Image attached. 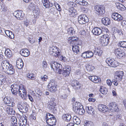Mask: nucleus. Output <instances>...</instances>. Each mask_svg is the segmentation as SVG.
<instances>
[{
    "label": "nucleus",
    "mask_w": 126,
    "mask_h": 126,
    "mask_svg": "<svg viewBox=\"0 0 126 126\" xmlns=\"http://www.w3.org/2000/svg\"><path fill=\"white\" fill-rule=\"evenodd\" d=\"M111 17L114 20L118 22L121 21L123 19V16L117 13H113L111 15Z\"/></svg>",
    "instance_id": "4468645a"
},
{
    "label": "nucleus",
    "mask_w": 126,
    "mask_h": 126,
    "mask_svg": "<svg viewBox=\"0 0 126 126\" xmlns=\"http://www.w3.org/2000/svg\"><path fill=\"white\" fill-rule=\"evenodd\" d=\"M78 20L80 24H83L88 22L89 19L85 15L82 14L78 17Z\"/></svg>",
    "instance_id": "6e6552de"
},
{
    "label": "nucleus",
    "mask_w": 126,
    "mask_h": 126,
    "mask_svg": "<svg viewBox=\"0 0 126 126\" xmlns=\"http://www.w3.org/2000/svg\"><path fill=\"white\" fill-rule=\"evenodd\" d=\"M11 120L12 121V123L13 125L12 126H17V121L16 118L15 117H12Z\"/></svg>",
    "instance_id": "a18cd8bd"
},
{
    "label": "nucleus",
    "mask_w": 126,
    "mask_h": 126,
    "mask_svg": "<svg viewBox=\"0 0 126 126\" xmlns=\"http://www.w3.org/2000/svg\"><path fill=\"white\" fill-rule=\"evenodd\" d=\"M118 46L123 48H126V42L121 41L118 44Z\"/></svg>",
    "instance_id": "c03bdc74"
},
{
    "label": "nucleus",
    "mask_w": 126,
    "mask_h": 126,
    "mask_svg": "<svg viewBox=\"0 0 126 126\" xmlns=\"http://www.w3.org/2000/svg\"><path fill=\"white\" fill-rule=\"evenodd\" d=\"M27 77L31 79H35V75L32 73H29L27 75Z\"/></svg>",
    "instance_id": "8fccbe9b"
},
{
    "label": "nucleus",
    "mask_w": 126,
    "mask_h": 126,
    "mask_svg": "<svg viewBox=\"0 0 126 126\" xmlns=\"http://www.w3.org/2000/svg\"><path fill=\"white\" fill-rule=\"evenodd\" d=\"M62 118L66 121L68 122L71 120V116L69 113L64 114L62 116Z\"/></svg>",
    "instance_id": "b1692460"
},
{
    "label": "nucleus",
    "mask_w": 126,
    "mask_h": 126,
    "mask_svg": "<svg viewBox=\"0 0 126 126\" xmlns=\"http://www.w3.org/2000/svg\"><path fill=\"white\" fill-rule=\"evenodd\" d=\"M107 82L108 85L109 86H111V85L112 84V82L110 79H107Z\"/></svg>",
    "instance_id": "0e129e2a"
},
{
    "label": "nucleus",
    "mask_w": 126,
    "mask_h": 126,
    "mask_svg": "<svg viewBox=\"0 0 126 126\" xmlns=\"http://www.w3.org/2000/svg\"><path fill=\"white\" fill-rule=\"evenodd\" d=\"M20 86L14 84L11 85V92L13 94H16L18 93L20 88Z\"/></svg>",
    "instance_id": "9b49d317"
},
{
    "label": "nucleus",
    "mask_w": 126,
    "mask_h": 126,
    "mask_svg": "<svg viewBox=\"0 0 126 126\" xmlns=\"http://www.w3.org/2000/svg\"><path fill=\"white\" fill-rule=\"evenodd\" d=\"M42 68L44 70L46 69L48 66L47 63L45 61H43L42 62Z\"/></svg>",
    "instance_id": "de8ad7c7"
},
{
    "label": "nucleus",
    "mask_w": 126,
    "mask_h": 126,
    "mask_svg": "<svg viewBox=\"0 0 126 126\" xmlns=\"http://www.w3.org/2000/svg\"><path fill=\"white\" fill-rule=\"evenodd\" d=\"M113 29L114 30V32L119 33L120 32V31L116 28L114 27Z\"/></svg>",
    "instance_id": "680f3d73"
},
{
    "label": "nucleus",
    "mask_w": 126,
    "mask_h": 126,
    "mask_svg": "<svg viewBox=\"0 0 126 126\" xmlns=\"http://www.w3.org/2000/svg\"><path fill=\"white\" fill-rule=\"evenodd\" d=\"M0 78V86H1L2 84L5 82V79L4 78Z\"/></svg>",
    "instance_id": "13d9d810"
},
{
    "label": "nucleus",
    "mask_w": 126,
    "mask_h": 126,
    "mask_svg": "<svg viewBox=\"0 0 126 126\" xmlns=\"http://www.w3.org/2000/svg\"><path fill=\"white\" fill-rule=\"evenodd\" d=\"M109 38L104 36L103 37H101V42L102 45L103 46H107L109 42Z\"/></svg>",
    "instance_id": "412c9836"
},
{
    "label": "nucleus",
    "mask_w": 126,
    "mask_h": 126,
    "mask_svg": "<svg viewBox=\"0 0 126 126\" xmlns=\"http://www.w3.org/2000/svg\"><path fill=\"white\" fill-rule=\"evenodd\" d=\"M114 53L119 58H121L125 55V53L119 48L116 49L114 50Z\"/></svg>",
    "instance_id": "f3484780"
},
{
    "label": "nucleus",
    "mask_w": 126,
    "mask_h": 126,
    "mask_svg": "<svg viewBox=\"0 0 126 126\" xmlns=\"http://www.w3.org/2000/svg\"><path fill=\"white\" fill-rule=\"evenodd\" d=\"M100 91L102 94H106L108 92L106 88L102 86L101 87Z\"/></svg>",
    "instance_id": "37998d69"
},
{
    "label": "nucleus",
    "mask_w": 126,
    "mask_h": 126,
    "mask_svg": "<svg viewBox=\"0 0 126 126\" xmlns=\"http://www.w3.org/2000/svg\"><path fill=\"white\" fill-rule=\"evenodd\" d=\"M110 109L109 111L114 112L118 111L119 109L116 104L114 102L110 103L109 105Z\"/></svg>",
    "instance_id": "f8f14e48"
},
{
    "label": "nucleus",
    "mask_w": 126,
    "mask_h": 126,
    "mask_svg": "<svg viewBox=\"0 0 126 126\" xmlns=\"http://www.w3.org/2000/svg\"><path fill=\"white\" fill-rule=\"evenodd\" d=\"M12 99L8 96L5 97L3 100L4 103L5 104H8L7 106H12V107H13L14 106L15 103H13V99L12 98Z\"/></svg>",
    "instance_id": "ddd939ff"
},
{
    "label": "nucleus",
    "mask_w": 126,
    "mask_h": 126,
    "mask_svg": "<svg viewBox=\"0 0 126 126\" xmlns=\"http://www.w3.org/2000/svg\"><path fill=\"white\" fill-rule=\"evenodd\" d=\"M81 2L83 4L81 5H87V2L83 0H82V1Z\"/></svg>",
    "instance_id": "774afa93"
},
{
    "label": "nucleus",
    "mask_w": 126,
    "mask_h": 126,
    "mask_svg": "<svg viewBox=\"0 0 126 126\" xmlns=\"http://www.w3.org/2000/svg\"><path fill=\"white\" fill-rule=\"evenodd\" d=\"M94 9L95 13L100 16H102L105 12L104 8L101 6L96 5L94 7Z\"/></svg>",
    "instance_id": "39448f33"
},
{
    "label": "nucleus",
    "mask_w": 126,
    "mask_h": 126,
    "mask_svg": "<svg viewBox=\"0 0 126 126\" xmlns=\"http://www.w3.org/2000/svg\"><path fill=\"white\" fill-rule=\"evenodd\" d=\"M22 117L23 119V120H22V122H23L26 124L27 121V117L25 115H23Z\"/></svg>",
    "instance_id": "5fc2aeb1"
},
{
    "label": "nucleus",
    "mask_w": 126,
    "mask_h": 126,
    "mask_svg": "<svg viewBox=\"0 0 126 126\" xmlns=\"http://www.w3.org/2000/svg\"><path fill=\"white\" fill-rule=\"evenodd\" d=\"M92 123L91 122L86 121L85 122L84 126H93Z\"/></svg>",
    "instance_id": "6e6d98bb"
},
{
    "label": "nucleus",
    "mask_w": 126,
    "mask_h": 126,
    "mask_svg": "<svg viewBox=\"0 0 126 126\" xmlns=\"http://www.w3.org/2000/svg\"><path fill=\"white\" fill-rule=\"evenodd\" d=\"M87 52V58H90L93 56L94 54V52L88 51H86Z\"/></svg>",
    "instance_id": "09e8293b"
},
{
    "label": "nucleus",
    "mask_w": 126,
    "mask_h": 126,
    "mask_svg": "<svg viewBox=\"0 0 126 126\" xmlns=\"http://www.w3.org/2000/svg\"><path fill=\"white\" fill-rule=\"evenodd\" d=\"M19 95L22 98L25 99L26 97V92L25 88L24 86L22 85H20V88L18 93Z\"/></svg>",
    "instance_id": "9d476101"
},
{
    "label": "nucleus",
    "mask_w": 126,
    "mask_h": 126,
    "mask_svg": "<svg viewBox=\"0 0 126 126\" xmlns=\"http://www.w3.org/2000/svg\"><path fill=\"white\" fill-rule=\"evenodd\" d=\"M5 33L10 38L13 39L14 38V34L12 32L9 30H6L5 31Z\"/></svg>",
    "instance_id": "72a5a7b5"
},
{
    "label": "nucleus",
    "mask_w": 126,
    "mask_h": 126,
    "mask_svg": "<svg viewBox=\"0 0 126 126\" xmlns=\"http://www.w3.org/2000/svg\"><path fill=\"white\" fill-rule=\"evenodd\" d=\"M58 48L55 46H51L49 48V52L52 55L58 57L60 55L61 53L59 50H58Z\"/></svg>",
    "instance_id": "7ed1b4c3"
},
{
    "label": "nucleus",
    "mask_w": 126,
    "mask_h": 126,
    "mask_svg": "<svg viewBox=\"0 0 126 126\" xmlns=\"http://www.w3.org/2000/svg\"><path fill=\"white\" fill-rule=\"evenodd\" d=\"M80 45L79 44L77 43V45H74L72 46V50L74 52L77 54L79 52V46Z\"/></svg>",
    "instance_id": "473e14b6"
},
{
    "label": "nucleus",
    "mask_w": 126,
    "mask_h": 126,
    "mask_svg": "<svg viewBox=\"0 0 126 126\" xmlns=\"http://www.w3.org/2000/svg\"><path fill=\"white\" fill-rule=\"evenodd\" d=\"M81 107L83 108L81 103L79 102H76L73 105V110L75 112L77 111H78L77 110L79 109Z\"/></svg>",
    "instance_id": "4be33fe9"
},
{
    "label": "nucleus",
    "mask_w": 126,
    "mask_h": 126,
    "mask_svg": "<svg viewBox=\"0 0 126 126\" xmlns=\"http://www.w3.org/2000/svg\"><path fill=\"white\" fill-rule=\"evenodd\" d=\"M106 62L108 65L112 67H115L119 65L118 63L113 59L108 58Z\"/></svg>",
    "instance_id": "0eeeda50"
},
{
    "label": "nucleus",
    "mask_w": 126,
    "mask_h": 126,
    "mask_svg": "<svg viewBox=\"0 0 126 126\" xmlns=\"http://www.w3.org/2000/svg\"><path fill=\"white\" fill-rule=\"evenodd\" d=\"M81 57L84 58H87V52H85L83 53L81 55Z\"/></svg>",
    "instance_id": "052dcab7"
},
{
    "label": "nucleus",
    "mask_w": 126,
    "mask_h": 126,
    "mask_svg": "<svg viewBox=\"0 0 126 126\" xmlns=\"http://www.w3.org/2000/svg\"><path fill=\"white\" fill-rule=\"evenodd\" d=\"M56 103L54 102L50 103L48 105V109L51 111H55L56 110V109L55 108Z\"/></svg>",
    "instance_id": "cd10ccee"
},
{
    "label": "nucleus",
    "mask_w": 126,
    "mask_h": 126,
    "mask_svg": "<svg viewBox=\"0 0 126 126\" xmlns=\"http://www.w3.org/2000/svg\"><path fill=\"white\" fill-rule=\"evenodd\" d=\"M92 51L94 52V54L98 55L99 56H101L102 53V51L99 49H98V48H94Z\"/></svg>",
    "instance_id": "2f4dec72"
},
{
    "label": "nucleus",
    "mask_w": 126,
    "mask_h": 126,
    "mask_svg": "<svg viewBox=\"0 0 126 126\" xmlns=\"http://www.w3.org/2000/svg\"><path fill=\"white\" fill-rule=\"evenodd\" d=\"M73 9V8H72L71 9H70L69 10V15H72L73 14V15L74 14L75 15V10H73L72 9Z\"/></svg>",
    "instance_id": "603ef678"
},
{
    "label": "nucleus",
    "mask_w": 126,
    "mask_h": 126,
    "mask_svg": "<svg viewBox=\"0 0 126 126\" xmlns=\"http://www.w3.org/2000/svg\"><path fill=\"white\" fill-rule=\"evenodd\" d=\"M77 110L78 111H75V112L77 114L80 115L84 113L85 111L81 107L79 109Z\"/></svg>",
    "instance_id": "49530a36"
},
{
    "label": "nucleus",
    "mask_w": 126,
    "mask_h": 126,
    "mask_svg": "<svg viewBox=\"0 0 126 126\" xmlns=\"http://www.w3.org/2000/svg\"><path fill=\"white\" fill-rule=\"evenodd\" d=\"M55 6L58 11H60L61 10L60 6L59 4L57 3L55 4Z\"/></svg>",
    "instance_id": "4d7b16f0"
},
{
    "label": "nucleus",
    "mask_w": 126,
    "mask_h": 126,
    "mask_svg": "<svg viewBox=\"0 0 126 126\" xmlns=\"http://www.w3.org/2000/svg\"><path fill=\"white\" fill-rule=\"evenodd\" d=\"M37 113L34 110L32 111V112L30 115V118L31 120H34L36 118Z\"/></svg>",
    "instance_id": "f704fd0d"
},
{
    "label": "nucleus",
    "mask_w": 126,
    "mask_h": 126,
    "mask_svg": "<svg viewBox=\"0 0 126 126\" xmlns=\"http://www.w3.org/2000/svg\"><path fill=\"white\" fill-rule=\"evenodd\" d=\"M67 33L68 34L71 35H73L75 34V31L72 27L68 28L67 30Z\"/></svg>",
    "instance_id": "a19ab883"
},
{
    "label": "nucleus",
    "mask_w": 126,
    "mask_h": 126,
    "mask_svg": "<svg viewBox=\"0 0 126 126\" xmlns=\"http://www.w3.org/2000/svg\"><path fill=\"white\" fill-rule=\"evenodd\" d=\"M88 100L90 102L91 101L94 102L95 101V99L94 98H89Z\"/></svg>",
    "instance_id": "338daca9"
},
{
    "label": "nucleus",
    "mask_w": 126,
    "mask_h": 126,
    "mask_svg": "<svg viewBox=\"0 0 126 126\" xmlns=\"http://www.w3.org/2000/svg\"><path fill=\"white\" fill-rule=\"evenodd\" d=\"M28 96L30 100V101L32 102H33L34 100L33 98L32 97V96L31 95L29 94H28Z\"/></svg>",
    "instance_id": "69168bd1"
},
{
    "label": "nucleus",
    "mask_w": 126,
    "mask_h": 126,
    "mask_svg": "<svg viewBox=\"0 0 126 126\" xmlns=\"http://www.w3.org/2000/svg\"><path fill=\"white\" fill-rule=\"evenodd\" d=\"M89 79L94 83H98L100 81V79L96 76H91L89 77Z\"/></svg>",
    "instance_id": "393cba45"
},
{
    "label": "nucleus",
    "mask_w": 126,
    "mask_h": 126,
    "mask_svg": "<svg viewBox=\"0 0 126 126\" xmlns=\"http://www.w3.org/2000/svg\"><path fill=\"white\" fill-rule=\"evenodd\" d=\"M104 29L96 27L94 28L92 30V32L93 34L95 35H98L103 33Z\"/></svg>",
    "instance_id": "dca6fc26"
},
{
    "label": "nucleus",
    "mask_w": 126,
    "mask_h": 126,
    "mask_svg": "<svg viewBox=\"0 0 126 126\" xmlns=\"http://www.w3.org/2000/svg\"><path fill=\"white\" fill-rule=\"evenodd\" d=\"M56 86L55 84V81L53 79H52L48 83L47 87L49 90L52 92L56 91Z\"/></svg>",
    "instance_id": "1a4fd4ad"
},
{
    "label": "nucleus",
    "mask_w": 126,
    "mask_h": 126,
    "mask_svg": "<svg viewBox=\"0 0 126 126\" xmlns=\"http://www.w3.org/2000/svg\"><path fill=\"white\" fill-rule=\"evenodd\" d=\"M71 83L72 86L74 88L77 90L80 89V84L77 80H73L72 81Z\"/></svg>",
    "instance_id": "6ab92c4d"
},
{
    "label": "nucleus",
    "mask_w": 126,
    "mask_h": 126,
    "mask_svg": "<svg viewBox=\"0 0 126 126\" xmlns=\"http://www.w3.org/2000/svg\"><path fill=\"white\" fill-rule=\"evenodd\" d=\"M40 78L42 81H44L47 80L48 79V77L46 75H45L44 76H41Z\"/></svg>",
    "instance_id": "864d4df0"
},
{
    "label": "nucleus",
    "mask_w": 126,
    "mask_h": 126,
    "mask_svg": "<svg viewBox=\"0 0 126 126\" xmlns=\"http://www.w3.org/2000/svg\"><path fill=\"white\" fill-rule=\"evenodd\" d=\"M22 12L21 11H15L13 13V14L18 19L21 20L24 16V15L22 14Z\"/></svg>",
    "instance_id": "2eb2a0df"
},
{
    "label": "nucleus",
    "mask_w": 126,
    "mask_h": 126,
    "mask_svg": "<svg viewBox=\"0 0 126 126\" xmlns=\"http://www.w3.org/2000/svg\"><path fill=\"white\" fill-rule=\"evenodd\" d=\"M50 65L54 71L57 72L59 74H61L62 72V74L65 77L68 76L70 73L68 72H66L65 71H62V66L61 65L58 63L56 62H52L50 63Z\"/></svg>",
    "instance_id": "f257e3e1"
},
{
    "label": "nucleus",
    "mask_w": 126,
    "mask_h": 126,
    "mask_svg": "<svg viewBox=\"0 0 126 126\" xmlns=\"http://www.w3.org/2000/svg\"><path fill=\"white\" fill-rule=\"evenodd\" d=\"M116 74L114 76L115 78L117 80L119 81H121L122 79L124 73L123 71H117Z\"/></svg>",
    "instance_id": "a211bd4d"
},
{
    "label": "nucleus",
    "mask_w": 126,
    "mask_h": 126,
    "mask_svg": "<svg viewBox=\"0 0 126 126\" xmlns=\"http://www.w3.org/2000/svg\"><path fill=\"white\" fill-rule=\"evenodd\" d=\"M30 6L31 7L33 11V15L35 17H37L40 14V10L38 7L35 5L34 4L31 3L30 4Z\"/></svg>",
    "instance_id": "423d86ee"
},
{
    "label": "nucleus",
    "mask_w": 126,
    "mask_h": 126,
    "mask_svg": "<svg viewBox=\"0 0 126 126\" xmlns=\"http://www.w3.org/2000/svg\"><path fill=\"white\" fill-rule=\"evenodd\" d=\"M25 123L23 122H21L20 121L18 123V126H27L25 124Z\"/></svg>",
    "instance_id": "bf43d9fd"
},
{
    "label": "nucleus",
    "mask_w": 126,
    "mask_h": 126,
    "mask_svg": "<svg viewBox=\"0 0 126 126\" xmlns=\"http://www.w3.org/2000/svg\"><path fill=\"white\" fill-rule=\"evenodd\" d=\"M78 38L76 37H71L68 38L69 43L70 44H73L78 40Z\"/></svg>",
    "instance_id": "4c0bfd02"
},
{
    "label": "nucleus",
    "mask_w": 126,
    "mask_h": 126,
    "mask_svg": "<svg viewBox=\"0 0 126 126\" xmlns=\"http://www.w3.org/2000/svg\"><path fill=\"white\" fill-rule=\"evenodd\" d=\"M23 62L21 59L17 61L16 62V66L17 68L19 69H21L23 67Z\"/></svg>",
    "instance_id": "7c9ffc66"
},
{
    "label": "nucleus",
    "mask_w": 126,
    "mask_h": 126,
    "mask_svg": "<svg viewBox=\"0 0 126 126\" xmlns=\"http://www.w3.org/2000/svg\"><path fill=\"white\" fill-rule=\"evenodd\" d=\"M102 23L106 25H108L110 24L111 22L110 19L108 17H104L102 19Z\"/></svg>",
    "instance_id": "c756f323"
},
{
    "label": "nucleus",
    "mask_w": 126,
    "mask_h": 126,
    "mask_svg": "<svg viewBox=\"0 0 126 126\" xmlns=\"http://www.w3.org/2000/svg\"><path fill=\"white\" fill-rule=\"evenodd\" d=\"M20 54L24 57H27L30 54L29 51L26 48L23 49L20 51Z\"/></svg>",
    "instance_id": "bb28decb"
},
{
    "label": "nucleus",
    "mask_w": 126,
    "mask_h": 126,
    "mask_svg": "<svg viewBox=\"0 0 126 126\" xmlns=\"http://www.w3.org/2000/svg\"><path fill=\"white\" fill-rule=\"evenodd\" d=\"M53 118H55V117L53 115L49 113H47L45 116V119H46V121L47 120L52 119Z\"/></svg>",
    "instance_id": "ea45409f"
},
{
    "label": "nucleus",
    "mask_w": 126,
    "mask_h": 126,
    "mask_svg": "<svg viewBox=\"0 0 126 126\" xmlns=\"http://www.w3.org/2000/svg\"><path fill=\"white\" fill-rule=\"evenodd\" d=\"M1 66L3 71L8 74L11 75L15 72V70L13 66L10 64L8 61H3L1 63Z\"/></svg>",
    "instance_id": "f03ea898"
},
{
    "label": "nucleus",
    "mask_w": 126,
    "mask_h": 126,
    "mask_svg": "<svg viewBox=\"0 0 126 126\" xmlns=\"http://www.w3.org/2000/svg\"><path fill=\"white\" fill-rule=\"evenodd\" d=\"M12 106H7L5 107V110L7 113L9 114L14 115L15 113V111L13 108L10 107Z\"/></svg>",
    "instance_id": "aec40b11"
},
{
    "label": "nucleus",
    "mask_w": 126,
    "mask_h": 126,
    "mask_svg": "<svg viewBox=\"0 0 126 126\" xmlns=\"http://www.w3.org/2000/svg\"><path fill=\"white\" fill-rule=\"evenodd\" d=\"M116 5L117 8L121 11H124L126 10V8L123 5L120 3H117Z\"/></svg>",
    "instance_id": "c9c22d12"
},
{
    "label": "nucleus",
    "mask_w": 126,
    "mask_h": 126,
    "mask_svg": "<svg viewBox=\"0 0 126 126\" xmlns=\"http://www.w3.org/2000/svg\"><path fill=\"white\" fill-rule=\"evenodd\" d=\"M71 69L70 67L69 66H67L65 68H64L63 69V70L65 71L66 72H70L71 71Z\"/></svg>",
    "instance_id": "3c124183"
},
{
    "label": "nucleus",
    "mask_w": 126,
    "mask_h": 126,
    "mask_svg": "<svg viewBox=\"0 0 126 126\" xmlns=\"http://www.w3.org/2000/svg\"><path fill=\"white\" fill-rule=\"evenodd\" d=\"M73 120L74 122L77 125L80 124V121L79 118L76 116H74L73 117Z\"/></svg>",
    "instance_id": "58836bf2"
},
{
    "label": "nucleus",
    "mask_w": 126,
    "mask_h": 126,
    "mask_svg": "<svg viewBox=\"0 0 126 126\" xmlns=\"http://www.w3.org/2000/svg\"><path fill=\"white\" fill-rule=\"evenodd\" d=\"M86 110L87 112L89 114L92 115L94 114L95 112L94 110L91 106H87L86 108Z\"/></svg>",
    "instance_id": "c85d7f7f"
},
{
    "label": "nucleus",
    "mask_w": 126,
    "mask_h": 126,
    "mask_svg": "<svg viewBox=\"0 0 126 126\" xmlns=\"http://www.w3.org/2000/svg\"><path fill=\"white\" fill-rule=\"evenodd\" d=\"M42 2L43 6L46 8H49L50 2L48 0H42Z\"/></svg>",
    "instance_id": "e433bc0d"
},
{
    "label": "nucleus",
    "mask_w": 126,
    "mask_h": 126,
    "mask_svg": "<svg viewBox=\"0 0 126 126\" xmlns=\"http://www.w3.org/2000/svg\"><path fill=\"white\" fill-rule=\"evenodd\" d=\"M98 109L99 111L105 112L107 110V107L106 105L103 104H99Z\"/></svg>",
    "instance_id": "a878e982"
},
{
    "label": "nucleus",
    "mask_w": 126,
    "mask_h": 126,
    "mask_svg": "<svg viewBox=\"0 0 126 126\" xmlns=\"http://www.w3.org/2000/svg\"><path fill=\"white\" fill-rule=\"evenodd\" d=\"M5 55L8 58L11 57L12 56L11 51L9 49H7L5 50Z\"/></svg>",
    "instance_id": "79ce46f5"
},
{
    "label": "nucleus",
    "mask_w": 126,
    "mask_h": 126,
    "mask_svg": "<svg viewBox=\"0 0 126 126\" xmlns=\"http://www.w3.org/2000/svg\"><path fill=\"white\" fill-rule=\"evenodd\" d=\"M48 125L50 126H54L56 125V120L55 118L47 120L46 121Z\"/></svg>",
    "instance_id": "5701e85b"
},
{
    "label": "nucleus",
    "mask_w": 126,
    "mask_h": 126,
    "mask_svg": "<svg viewBox=\"0 0 126 126\" xmlns=\"http://www.w3.org/2000/svg\"><path fill=\"white\" fill-rule=\"evenodd\" d=\"M17 108L21 112L26 113L28 110L29 106L26 103H21L18 104Z\"/></svg>",
    "instance_id": "20e7f679"
},
{
    "label": "nucleus",
    "mask_w": 126,
    "mask_h": 126,
    "mask_svg": "<svg viewBox=\"0 0 126 126\" xmlns=\"http://www.w3.org/2000/svg\"><path fill=\"white\" fill-rule=\"evenodd\" d=\"M67 95L65 94L61 95L60 96V97L63 99H65L67 98Z\"/></svg>",
    "instance_id": "e2e57ef3"
}]
</instances>
